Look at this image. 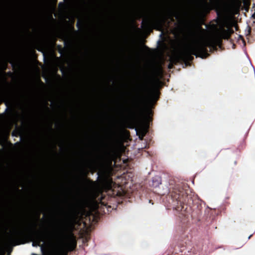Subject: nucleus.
I'll return each mask as SVG.
<instances>
[{
  "mask_svg": "<svg viewBox=\"0 0 255 255\" xmlns=\"http://www.w3.org/2000/svg\"><path fill=\"white\" fill-rule=\"evenodd\" d=\"M217 39L210 38L202 41H196L186 47L183 50L175 57L176 62L193 60V55L202 58H206L209 54L207 48L216 49Z\"/></svg>",
  "mask_w": 255,
  "mask_h": 255,
  "instance_id": "obj_2",
  "label": "nucleus"
},
{
  "mask_svg": "<svg viewBox=\"0 0 255 255\" xmlns=\"http://www.w3.org/2000/svg\"><path fill=\"white\" fill-rule=\"evenodd\" d=\"M7 74H8V75H12V72H11L10 71H9V72H8L7 73Z\"/></svg>",
  "mask_w": 255,
  "mask_h": 255,
  "instance_id": "obj_15",
  "label": "nucleus"
},
{
  "mask_svg": "<svg viewBox=\"0 0 255 255\" xmlns=\"http://www.w3.org/2000/svg\"><path fill=\"white\" fill-rule=\"evenodd\" d=\"M5 105H6V106H7L8 103H7V102H6V103H5Z\"/></svg>",
  "mask_w": 255,
  "mask_h": 255,
  "instance_id": "obj_23",
  "label": "nucleus"
},
{
  "mask_svg": "<svg viewBox=\"0 0 255 255\" xmlns=\"http://www.w3.org/2000/svg\"><path fill=\"white\" fill-rule=\"evenodd\" d=\"M79 213L78 209L74 207L72 209V214H71L72 218H76L79 215Z\"/></svg>",
  "mask_w": 255,
  "mask_h": 255,
  "instance_id": "obj_10",
  "label": "nucleus"
},
{
  "mask_svg": "<svg viewBox=\"0 0 255 255\" xmlns=\"http://www.w3.org/2000/svg\"><path fill=\"white\" fill-rule=\"evenodd\" d=\"M176 0H172V2H174Z\"/></svg>",
  "mask_w": 255,
  "mask_h": 255,
  "instance_id": "obj_24",
  "label": "nucleus"
},
{
  "mask_svg": "<svg viewBox=\"0 0 255 255\" xmlns=\"http://www.w3.org/2000/svg\"><path fill=\"white\" fill-rule=\"evenodd\" d=\"M121 194H121V192H118L117 193V194H116V195H117V196H120L121 195Z\"/></svg>",
  "mask_w": 255,
  "mask_h": 255,
  "instance_id": "obj_12",
  "label": "nucleus"
},
{
  "mask_svg": "<svg viewBox=\"0 0 255 255\" xmlns=\"http://www.w3.org/2000/svg\"><path fill=\"white\" fill-rule=\"evenodd\" d=\"M39 217H40V214H38V216H37V218H38V219H39Z\"/></svg>",
  "mask_w": 255,
  "mask_h": 255,
  "instance_id": "obj_20",
  "label": "nucleus"
},
{
  "mask_svg": "<svg viewBox=\"0 0 255 255\" xmlns=\"http://www.w3.org/2000/svg\"><path fill=\"white\" fill-rule=\"evenodd\" d=\"M32 255H35V254H33Z\"/></svg>",
  "mask_w": 255,
  "mask_h": 255,
  "instance_id": "obj_28",
  "label": "nucleus"
},
{
  "mask_svg": "<svg viewBox=\"0 0 255 255\" xmlns=\"http://www.w3.org/2000/svg\"><path fill=\"white\" fill-rule=\"evenodd\" d=\"M84 25V22L83 21H81L80 20H78L76 23V26L78 29L81 28Z\"/></svg>",
  "mask_w": 255,
  "mask_h": 255,
  "instance_id": "obj_11",
  "label": "nucleus"
},
{
  "mask_svg": "<svg viewBox=\"0 0 255 255\" xmlns=\"http://www.w3.org/2000/svg\"><path fill=\"white\" fill-rule=\"evenodd\" d=\"M165 21V13L158 11L154 16L144 19L141 23V27L144 29H154L161 30Z\"/></svg>",
  "mask_w": 255,
  "mask_h": 255,
  "instance_id": "obj_5",
  "label": "nucleus"
},
{
  "mask_svg": "<svg viewBox=\"0 0 255 255\" xmlns=\"http://www.w3.org/2000/svg\"><path fill=\"white\" fill-rule=\"evenodd\" d=\"M249 5H248L247 8H246V10L248 11V9H249Z\"/></svg>",
  "mask_w": 255,
  "mask_h": 255,
  "instance_id": "obj_19",
  "label": "nucleus"
},
{
  "mask_svg": "<svg viewBox=\"0 0 255 255\" xmlns=\"http://www.w3.org/2000/svg\"><path fill=\"white\" fill-rule=\"evenodd\" d=\"M11 64H12V66L13 67H14V64L13 62H11Z\"/></svg>",
  "mask_w": 255,
  "mask_h": 255,
  "instance_id": "obj_18",
  "label": "nucleus"
},
{
  "mask_svg": "<svg viewBox=\"0 0 255 255\" xmlns=\"http://www.w3.org/2000/svg\"><path fill=\"white\" fill-rule=\"evenodd\" d=\"M255 16V13H254L253 15V17H254Z\"/></svg>",
  "mask_w": 255,
  "mask_h": 255,
  "instance_id": "obj_25",
  "label": "nucleus"
},
{
  "mask_svg": "<svg viewBox=\"0 0 255 255\" xmlns=\"http://www.w3.org/2000/svg\"><path fill=\"white\" fill-rule=\"evenodd\" d=\"M64 44H65V46H67V42H65Z\"/></svg>",
  "mask_w": 255,
  "mask_h": 255,
  "instance_id": "obj_21",
  "label": "nucleus"
},
{
  "mask_svg": "<svg viewBox=\"0 0 255 255\" xmlns=\"http://www.w3.org/2000/svg\"><path fill=\"white\" fill-rule=\"evenodd\" d=\"M6 67H7V65H6V64H5L4 65L3 70H6Z\"/></svg>",
  "mask_w": 255,
  "mask_h": 255,
  "instance_id": "obj_14",
  "label": "nucleus"
},
{
  "mask_svg": "<svg viewBox=\"0 0 255 255\" xmlns=\"http://www.w3.org/2000/svg\"><path fill=\"white\" fill-rule=\"evenodd\" d=\"M159 92L155 91L151 95V98L153 99L155 101H157L159 98Z\"/></svg>",
  "mask_w": 255,
  "mask_h": 255,
  "instance_id": "obj_9",
  "label": "nucleus"
},
{
  "mask_svg": "<svg viewBox=\"0 0 255 255\" xmlns=\"http://www.w3.org/2000/svg\"><path fill=\"white\" fill-rule=\"evenodd\" d=\"M222 31L223 37L225 39L229 38L231 36V34L234 32V31L232 29L230 30V31H229V30H226L223 28H222Z\"/></svg>",
  "mask_w": 255,
  "mask_h": 255,
  "instance_id": "obj_8",
  "label": "nucleus"
},
{
  "mask_svg": "<svg viewBox=\"0 0 255 255\" xmlns=\"http://www.w3.org/2000/svg\"><path fill=\"white\" fill-rule=\"evenodd\" d=\"M63 49H61L59 51V52L61 54L63 53Z\"/></svg>",
  "mask_w": 255,
  "mask_h": 255,
  "instance_id": "obj_13",
  "label": "nucleus"
},
{
  "mask_svg": "<svg viewBox=\"0 0 255 255\" xmlns=\"http://www.w3.org/2000/svg\"><path fill=\"white\" fill-rule=\"evenodd\" d=\"M28 237L32 241V246H40L43 249V244L45 242L52 243L67 240L64 246V249L67 252H72L77 246L76 238L72 231L69 230L67 224L56 228L52 231L45 234H39L35 222H30L27 226L23 227L21 230L16 232L15 234L10 236V240L15 241L16 239Z\"/></svg>",
  "mask_w": 255,
  "mask_h": 255,
  "instance_id": "obj_1",
  "label": "nucleus"
},
{
  "mask_svg": "<svg viewBox=\"0 0 255 255\" xmlns=\"http://www.w3.org/2000/svg\"><path fill=\"white\" fill-rule=\"evenodd\" d=\"M251 31V28H250V29H249V34H250Z\"/></svg>",
  "mask_w": 255,
  "mask_h": 255,
  "instance_id": "obj_22",
  "label": "nucleus"
},
{
  "mask_svg": "<svg viewBox=\"0 0 255 255\" xmlns=\"http://www.w3.org/2000/svg\"><path fill=\"white\" fill-rule=\"evenodd\" d=\"M16 190H17V191H18L19 192H20L21 191V190L18 189V188H16Z\"/></svg>",
  "mask_w": 255,
  "mask_h": 255,
  "instance_id": "obj_17",
  "label": "nucleus"
},
{
  "mask_svg": "<svg viewBox=\"0 0 255 255\" xmlns=\"http://www.w3.org/2000/svg\"><path fill=\"white\" fill-rule=\"evenodd\" d=\"M183 50H181L180 51H179L178 53H177L176 54H175V55H174L173 56H172L171 58V60H170V62L169 63L168 65V68L169 69H171L172 68H173V65L175 64H177L178 63H181V64H182V63H185L186 65H189V63L190 62L192 61V60H187V61H179V62H176V61L175 60V57L178 55Z\"/></svg>",
  "mask_w": 255,
  "mask_h": 255,
  "instance_id": "obj_7",
  "label": "nucleus"
},
{
  "mask_svg": "<svg viewBox=\"0 0 255 255\" xmlns=\"http://www.w3.org/2000/svg\"><path fill=\"white\" fill-rule=\"evenodd\" d=\"M139 138H140V139H142V137H139Z\"/></svg>",
  "mask_w": 255,
  "mask_h": 255,
  "instance_id": "obj_27",
  "label": "nucleus"
},
{
  "mask_svg": "<svg viewBox=\"0 0 255 255\" xmlns=\"http://www.w3.org/2000/svg\"><path fill=\"white\" fill-rule=\"evenodd\" d=\"M188 188L187 185L177 184L170 192L172 205L177 211H185L187 209V204L192 201L191 195L188 193Z\"/></svg>",
  "mask_w": 255,
  "mask_h": 255,
  "instance_id": "obj_3",
  "label": "nucleus"
},
{
  "mask_svg": "<svg viewBox=\"0 0 255 255\" xmlns=\"http://www.w3.org/2000/svg\"><path fill=\"white\" fill-rule=\"evenodd\" d=\"M98 177L97 181H94L90 178H86V174L84 175L83 181L89 183L94 189L98 191L101 192L103 190H111L114 182L111 177L110 172L104 170L101 172H98Z\"/></svg>",
  "mask_w": 255,
  "mask_h": 255,
  "instance_id": "obj_4",
  "label": "nucleus"
},
{
  "mask_svg": "<svg viewBox=\"0 0 255 255\" xmlns=\"http://www.w3.org/2000/svg\"><path fill=\"white\" fill-rule=\"evenodd\" d=\"M12 135H14V132H13L12 133Z\"/></svg>",
  "mask_w": 255,
  "mask_h": 255,
  "instance_id": "obj_26",
  "label": "nucleus"
},
{
  "mask_svg": "<svg viewBox=\"0 0 255 255\" xmlns=\"http://www.w3.org/2000/svg\"><path fill=\"white\" fill-rule=\"evenodd\" d=\"M148 79L147 75H146L144 83L140 86L139 94L138 95L137 98L132 108L130 110V112L134 115L141 113L142 111L143 106L146 103L147 97L145 95V93L147 92L148 90Z\"/></svg>",
  "mask_w": 255,
  "mask_h": 255,
  "instance_id": "obj_6",
  "label": "nucleus"
},
{
  "mask_svg": "<svg viewBox=\"0 0 255 255\" xmlns=\"http://www.w3.org/2000/svg\"><path fill=\"white\" fill-rule=\"evenodd\" d=\"M50 129L52 131L53 130V129H52V125H50Z\"/></svg>",
  "mask_w": 255,
  "mask_h": 255,
  "instance_id": "obj_16",
  "label": "nucleus"
}]
</instances>
